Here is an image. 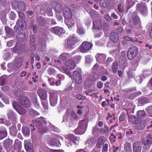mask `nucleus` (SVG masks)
<instances>
[{
  "label": "nucleus",
  "mask_w": 152,
  "mask_h": 152,
  "mask_svg": "<svg viewBox=\"0 0 152 152\" xmlns=\"http://www.w3.org/2000/svg\"><path fill=\"white\" fill-rule=\"evenodd\" d=\"M65 66L67 68H64L63 70L64 72L69 76V77L71 78L72 74L70 71L74 69L76 67V64L72 60H69L67 61L65 63Z\"/></svg>",
  "instance_id": "1"
},
{
  "label": "nucleus",
  "mask_w": 152,
  "mask_h": 152,
  "mask_svg": "<svg viewBox=\"0 0 152 152\" xmlns=\"http://www.w3.org/2000/svg\"><path fill=\"white\" fill-rule=\"evenodd\" d=\"M33 124L35 125L39 129V131L40 132L42 133H44L46 132L48 130V128L45 126V125L46 124L45 120H33Z\"/></svg>",
  "instance_id": "2"
},
{
  "label": "nucleus",
  "mask_w": 152,
  "mask_h": 152,
  "mask_svg": "<svg viewBox=\"0 0 152 152\" xmlns=\"http://www.w3.org/2000/svg\"><path fill=\"white\" fill-rule=\"evenodd\" d=\"M77 38L74 35L71 36L67 39L66 47L68 48H72L74 47L75 44L78 42Z\"/></svg>",
  "instance_id": "3"
},
{
  "label": "nucleus",
  "mask_w": 152,
  "mask_h": 152,
  "mask_svg": "<svg viewBox=\"0 0 152 152\" xmlns=\"http://www.w3.org/2000/svg\"><path fill=\"white\" fill-rule=\"evenodd\" d=\"M93 46L91 42L87 41L83 42L79 47L80 51L83 53H86Z\"/></svg>",
  "instance_id": "4"
},
{
  "label": "nucleus",
  "mask_w": 152,
  "mask_h": 152,
  "mask_svg": "<svg viewBox=\"0 0 152 152\" xmlns=\"http://www.w3.org/2000/svg\"><path fill=\"white\" fill-rule=\"evenodd\" d=\"M50 31L52 32L60 37H62L65 36V31L62 28L54 27L51 28Z\"/></svg>",
  "instance_id": "5"
},
{
  "label": "nucleus",
  "mask_w": 152,
  "mask_h": 152,
  "mask_svg": "<svg viewBox=\"0 0 152 152\" xmlns=\"http://www.w3.org/2000/svg\"><path fill=\"white\" fill-rule=\"evenodd\" d=\"M12 106L15 109L20 115L25 114L26 110L20 105L18 102H14L12 103Z\"/></svg>",
  "instance_id": "6"
},
{
  "label": "nucleus",
  "mask_w": 152,
  "mask_h": 152,
  "mask_svg": "<svg viewBox=\"0 0 152 152\" xmlns=\"http://www.w3.org/2000/svg\"><path fill=\"white\" fill-rule=\"evenodd\" d=\"M137 9L140 11V13L143 15L148 14L147 7L145 3H141L137 4Z\"/></svg>",
  "instance_id": "7"
},
{
  "label": "nucleus",
  "mask_w": 152,
  "mask_h": 152,
  "mask_svg": "<svg viewBox=\"0 0 152 152\" xmlns=\"http://www.w3.org/2000/svg\"><path fill=\"white\" fill-rule=\"evenodd\" d=\"M138 50L136 47H133L130 48L128 52L127 57L130 60L133 59L137 55Z\"/></svg>",
  "instance_id": "8"
},
{
  "label": "nucleus",
  "mask_w": 152,
  "mask_h": 152,
  "mask_svg": "<svg viewBox=\"0 0 152 152\" xmlns=\"http://www.w3.org/2000/svg\"><path fill=\"white\" fill-rule=\"evenodd\" d=\"M73 77L75 81L77 84H79L82 82V77L80 73L77 71H75L73 73Z\"/></svg>",
  "instance_id": "9"
},
{
  "label": "nucleus",
  "mask_w": 152,
  "mask_h": 152,
  "mask_svg": "<svg viewBox=\"0 0 152 152\" xmlns=\"http://www.w3.org/2000/svg\"><path fill=\"white\" fill-rule=\"evenodd\" d=\"M58 95L57 94L51 93L50 94V102L52 106H55L57 103Z\"/></svg>",
  "instance_id": "10"
},
{
  "label": "nucleus",
  "mask_w": 152,
  "mask_h": 152,
  "mask_svg": "<svg viewBox=\"0 0 152 152\" xmlns=\"http://www.w3.org/2000/svg\"><path fill=\"white\" fill-rule=\"evenodd\" d=\"M20 103L26 107H30L31 103L29 99L26 97H23L20 99Z\"/></svg>",
  "instance_id": "11"
},
{
  "label": "nucleus",
  "mask_w": 152,
  "mask_h": 152,
  "mask_svg": "<svg viewBox=\"0 0 152 152\" xmlns=\"http://www.w3.org/2000/svg\"><path fill=\"white\" fill-rule=\"evenodd\" d=\"M51 5L56 11L58 12H60L62 8L61 5L55 1H53L51 2Z\"/></svg>",
  "instance_id": "12"
},
{
  "label": "nucleus",
  "mask_w": 152,
  "mask_h": 152,
  "mask_svg": "<svg viewBox=\"0 0 152 152\" xmlns=\"http://www.w3.org/2000/svg\"><path fill=\"white\" fill-rule=\"evenodd\" d=\"M37 92L41 99L43 100H45L47 97V93L45 91L40 88L37 90Z\"/></svg>",
  "instance_id": "13"
},
{
  "label": "nucleus",
  "mask_w": 152,
  "mask_h": 152,
  "mask_svg": "<svg viewBox=\"0 0 152 152\" xmlns=\"http://www.w3.org/2000/svg\"><path fill=\"white\" fill-rule=\"evenodd\" d=\"M133 151L134 152H140L142 150V145L139 142H135L133 145Z\"/></svg>",
  "instance_id": "14"
},
{
  "label": "nucleus",
  "mask_w": 152,
  "mask_h": 152,
  "mask_svg": "<svg viewBox=\"0 0 152 152\" xmlns=\"http://www.w3.org/2000/svg\"><path fill=\"white\" fill-rule=\"evenodd\" d=\"M49 143L51 145L56 146L58 147L61 146L59 140L56 137H52L49 141Z\"/></svg>",
  "instance_id": "15"
},
{
  "label": "nucleus",
  "mask_w": 152,
  "mask_h": 152,
  "mask_svg": "<svg viewBox=\"0 0 152 152\" xmlns=\"http://www.w3.org/2000/svg\"><path fill=\"white\" fill-rule=\"evenodd\" d=\"M142 143L145 145H149L152 144V135L148 134L145 139H143Z\"/></svg>",
  "instance_id": "16"
},
{
  "label": "nucleus",
  "mask_w": 152,
  "mask_h": 152,
  "mask_svg": "<svg viewBox=\"0 0 152 152\" xmlns=\"http://www.w3.org/2000/svg\"><path fill=\"white\" fill-rule=\"evenodd\" d=\"M83 124H84V127L83 128H82L79 127L78 126L77 128L75 130V134H83L86 131V123L85 122L84 123H81L80 125Z\"/></svg>",
  "instance_id": "17"
},
{
  "label": "nucleus",
  "mask_w": 152,
  "mask_h": 152,
  "mask_svg": "<svg viewBox=\"0 0 152 152\" xmlns=\"http://www.w3.org/2000/svg\"><path fill=\"white\" fill-rule=\"evenodd\" d=\"M93 24L94 28L101 29L102 27V21L101 19L96 20L93 21Z\"/></svg>",
  "instance_id": "18"
},
{
  "label": "nucleus",
  "mask_w": 152,
  "mask_h": 152,
  "mask_svg": "<svg viewBox=\"0 0 152 152\" xmlns=\"http://www.w3.org/2000/svg\"><path fill=\"white\" fill-rule=\"evenodd\" d=\"M65 17L68 19H70L72 17V14L69 9L67 7L64 8L63 10Z\"/></svg>",
  "instance_id": "19"
},
{
  "label": "nucleus",
  "mask_w": 152,
  "mask_h": 152,
  "mask_svg": "<svg viewBox=\"0 0 152 152\" xmlns=\"http://www.w3.org/2000/svg\"><path fill=\"white\" fill-rule=\"evenodd\" d=\"M23 58L18 57L16 58L13 63L18 69L23 64Z\"/></svg>",
  "instance_id": "20"
},
{
  "label": "nucleus",
  "mask_w": 152,
  "mask_h": 152,
  "mask_svg": "<svg viewBox=\"0 0 152 152\" xmlns=\"http://www.w3.org/2000/svg\"><path fill=\"white\" fill-rule=\"evenodd\" d=\"M106 56L104 54L97 53L96 56V60L99 62H102L104 61L106 58Z\"/></svg>",
  "instance_id": "21"
},
{
  "label": "nucleus",
  "mask_w": 152,
  "mask_h": 152,
  "mask_svg": "<svg viewBox=\"0 0 152 152\" xmlns=\"http://www.w3.org/2000/svg\"><path fill=\"white\" fill-rule=\"evenodd\" d=\"M146 122L145 120H139L137 124V129L138 130H141L144 129L146 125Z\"/></svg>",
  "instance_id": "22"
},
{
  "label": "nucleus",
  "mask_w": 152,
  "mask_h": 152,
  "mask_svg": "<svg viewBox=\"0 0 152 152\" xmlns=\"http://www.w3.org/2000/svg\"><path fill=\"white\" fill-rule=\"evenodd\" d=\"M23 48V46L22 44L20 42H17L15 46L13 48V50L15 53L18 52L19 51L22 50Z\"/></svg>",
  "instance_id": "23"
},
{
  "label": "nucleus",
  "mask_w": 152,
  "mask_h": 152,
  "mask_svg": "<svg viewBox=\"0 0 152 152\" xmlns=\"http://www.w3.org/2000/svg\"><path fill=\"white\" fill-rule=\"evenodd\" d=\"M7 135V132L6 129L3 127L0 128V139L2 140Z\"/></svg>",
  "instance_id": "24"
},
{
  "label": "nucleus",
  "mask_w": 152,
  "mask_h": 152,
  "mask_svg": "<svg viewBox=\"0 0 152 152\" xmlns=\"http://www.w3.org/2000/svg\"><path fill=\"white\" fill-rule=\"evenodd\" d=\"M7 114L9 119L13 121H15L16 119V115L12 111L9 110L7 111Z\"/></svg>",
  "instance_id": "25"
},
{
  "label": "nucleus",
  "mask_w": 152,
  "mask_h": 152,
  "mask_svg": "<svg viewBox=\"0 0 152 152\" xmlns=\"http://www.w3.org/2000/svg\"><path fill=\"white\" fill-rule=\"evenodd\" d=\"M20 27L23 29H25L26 27V24L24 20L22 19H19L16 22Z\"/></svg>",
  "instance_id": "26"
},
{
  "label": "nucleus",
  "mask_w": 152,
  "mask_h": 152,
  "mask_svg": "<svg viewBox=\"0 0 152 152\" xmlns=\"http://www.w3.org/2000/svg\"><path fill=\"white\" fill-rule=\"evenodd\" d=\"M104 137L103 136L99 137L97 141L96 146L98 148H100L102 145L104 144Z\"/></svg>",
  "instance_id": "27"
},
{
  "label": "nucleus",
  "mask_w": 152,
  "mask_h": 152,
  "mask_svg": "<svg viewBox=\"0 0 152 152\" xmlns=\"http://www.w3.org/2000/svg\"><path fill=\"white\" fill-rule=\"evenodd\" d=\"M111 40L114 42H117L118 40V37L117 34L114 32H111L110 35Z\"/></svg>",
  "instance_id": "28"
},
{
  "label": "nucleus",
  "mask_w": 152,
  "mask_h": 152,
  "mask_svg": "<svg viewBox=\"0 0 152 152\" xmlns=\"http://www.w3.org/2000/svg\"><path fill=\"white\" fill-rule=\"evenodd\" d=\"M5 29L6 34L8 36L10 37L13 35L14 32L10 27L7 26H5Z\"/></svg>",
  "instance_id": "29"
},
{
  "label": "nucleus",
  "mask_w": 152,
  "mask_h": 152,
  "mask_svg": "<svg viewBox=\"0 0 152 152\" xmlns=\"http://www.w3.org/2000/svg\"><path fill=\"white\" fill-rule=\"evenodd\" d=\"M77 32L79 34H82L84 33V31L82 27V26L80 22H78L77 23Z\"/></svg>",
  "instance_id": "30"
},
{
  "label": "nucleus",
  "mask_w": 152,
  "mask_h": 152,
  "mask_svg": "<svg viewBox=\"0 0 152 152\" xmlns=\"http://www.w3.org/2000/svg\"><path fill=\"white\" fill-rule=\"evenodd\" d=\"M10 130L11 134L13 136H15L16 135L18 131L15 125H12L10 128Z\"/></svg>",
  "instance_id": "31"
},
{
  "label": "nucleus",
  "mask_w": 152,
  "mask_h": 152,
  "mask_svg": "<svg viewBox=\"0 0 152 152\" xmlns=\"http://www.w3.org/2000/svg\"><path fill=\"white\" fill-rule=\"evenodd\" d=\"M69 137V140L72 141L76 145H77L78 144L79 140V138L76 137L72 134H70Z\"/></svg>",
  "instance_id": "32"
},
{
  "label": "nucleus",
  "mask_w": 152,
  "mask_h": 152,
  "mask_svg": "<svg viewBox=\"0 0 152 152\" xmlns=\"http://www.w3.org/2000/svg\"><path fill=\"white\" fill-rule=\"evenodd\" d=\"M37 22L39 24L42 26H44L46 24V21L44 18L39 16L38 18Z\"/></svg>",
  "instance_id": "33"
},
{
  "label": "nucleus",
  "mask_w": 152,
  "mask_h": 152,
  "mask_svg": "<svg viewBox=\"0 0 152 152\" xmlns=\"http://www.w3.org/2000/svg\"><path fill=\"white\" fill-rule=\"evenodd\" d=\"M26 37V33H21L18 34L17 35V38L21 42L24 40Z\"/></svg>",
  "instance_id": "34"
},
{
  "label": "nucleus",
  "mask_w": 152,
  "mask_h": 152,
  "mask_svg": "<svg viewBox=\"0 0 152 152\" xmlns=\"http://www.w3.org/2000/svg\"><path fill=\"white\" fill-rule=\"evenodd\" d=\"M17 69V68L14 65V63L8 64L7 70L9 72H11L14 71H15Z\"/></svg>",
  "instance_id": "35"
},
{
  "label": "nucleus",
  "mask_w": 152,
  "mask_h": 152,
  "mask_svg": "<svg viewBox=\"0 0 152 152\" xmlns=\"http://www.w3.org/2000/svg\"><path fill=\"white\" fill-rule=\"evenodd\" d=\"M25 147L26 150L33 149L32 145L30 141L25 140L24 142Z\"/></svg>",
  "instance_id": "36"
},
{
  "label": "nucleus",
  "mask_w": 152,
  "mask_h": 152,
  "mask_svg": "<svg viewBox=\"0 0 152 152\" xmlns=\"http://www.w3.org/2000/svg\"><path fill=\"white\" fill-rule=\"evenodd\" d=\"M132 18L134 24H137L139 22V19L136 12H135L133 13L132 15Z\"/></svg>",
  "instance_id": "37"
},
{
  "label": "nucleus",
  "mask_w": 152,
  "mask_h": 152,
  "mask_svg": "<svg viewBox=\"0 0 152 152\" xmlns=\"http://www.w3.org/2000/svg\"><path fill=\"white\" fill-rule=\"evenodd\" d=\"M12 143V140L9 139L5 140L3 142L4 146L6 148L9 147Z\"/></svg>",
  "instance_id": "38"
},
{
  "label": "nucleus",
  "mask_w": 152,
  "mask_h": 152,
  "mask_svg": "<svg viewBox=\"0 0 152 152\" xmlns=\"http://www.w3.org/2000/svg\"><path fill=\"white\" fill-rule=\"evenodd\" d=\"M129 121L133 124H137L138 121L137 117L134 115H131L129 117Z\"/></svg>",
  "instance_id": "39"
},
{
  "label": "nucleus",
  "mask_w": 152,
  "mask_h": 152,
  "mask_svg": "<svg viewBox=\"0 0 152 152\" xmlns=\"http://www.w3.org/2000/svg\"><path fill=\"white\" fill-rule=\"evenodd\" d=\"M22 132L25 136H28L30 134V130L29 128L26 126H23L22 128Z\"/></svg>",
  "instance_id": "40"
},
{
  "label": "nucleus",
  "mask_w": 152,
  "mask_h": 152,
  "mask_svg": "<svg viewBox=\"0 0 152 152\" xmlns=\"http://www.w3.org/2000/svg\"><path fill=\"white\" fill-rule=\"evenodd\" d=\"M17 8L22 11L25 10L26 7L24 2L22 1H19L18 7Z\"/></svg>",
  "instance_id": "41"
},
{
  "label": "nucleus",
  "mask_w": 152,
  "mask_h": 152,
  "mask_svg": "<svg viewBox=\"0 0 152 152\" xmlns=\"http://www.w3.org/2000/svg\"><path fill=\"white\" fill-rule=\"evenodd\" d=\"M109 0H101L100 2V5L104 7H107L109 4Z\"/></svg>",
  "instance_id": "42"
},
{
  "label": "nucleus",
  "mask_w": 152,
  "mask_h": 152,
  "mask_svg": "<svg viewBox=\"0 0 152 152\" xmlns=\"http://www.w3.org/2000/svg\"><path fill=\"white\" fill-rule=\"evenodd\" d=\"M139 102L141 104H144L148 102V99L145 97H141L138 99Z\"/></svg>",
  "instance_id": "43"
},
{
  "label": "nucleus",
  "mask_w": 152,
  "mask_h": 152,
  "mask_svg": "<svg viewBox=\"0 0 152 152\" xmlns=\"http://www.w3.org/2000/svg\"><path fill=\"white\" fill-rule=\"evenodd\" d=\"M101 132L104 134L105 135H107L109 132V128L107 126H104V129L101 128L100 129Z\"/></svg>",
  "instance_id": "44"
},
{
  "label": "nucleus",
  "mask_w": 152,
  "mask_h": 152,
  "mask_svg": "<svg viewBox=\"0 0 152 152\" xmlns=\"http://www.w3.org/2000/svg\"><path fill=\"white\" fill-rule=\"evenodd\" d=\"M66 21V24L69 28H71L75 24V21L72 19H69Z\"/></svg>",
  "instance_id": "45"
},
{
  "label": "nucleus",
  "mask_w": 152,
  "mask_h": 152,
  "mask_svg": "<svg viewBox=\"0 0 152 152\" xmlns=\"http://www.w3.org/2000/svg\"><path fill=\"white\" fill-rule=\"evenodd\" d=\"M68 53H63L59 56V58L62 61H64L68 57Z\"/></svg>",
  "instance_id": "46"
},
{
  "label": "nucleus",
  "mask_w": 152,
  "mask_h": 152,
  "mask_svg": "<svg viewBox=\"0 0 152 152\" xmlns=\"http://www.w3.org/2000/svg\"><path fill=\"white\" fill-rule=\"evenodd\" d=\"M95 143V141L93 139H90L87 140L86 142V145L90 147L92 146Z\"/></svg>",
  "instance_id": "47"
},
{
  "label": "nucleus",
  "mask_w": 152,
  "mask_h": 152,
  "mask_svg": "<svg viewBox=\"0 0 152 152\" xmlns=\"http://www.w3.org/2000/svg\"><path fill=\"white\" fill-rule=\"evenodd\" d=\"M85 84L86 86H91L92 84V80L90 77H88L85 80Z\"/></svg>",
  "instance_id": "48"
},
{
  "label": "nucleus",
  "mask_w": 152,
  "mask_h": 152,
  "mask_svg": "<svg viewBox=\"0 0 152 152\" xmlns=\"http://www.w3.org/2000/svg\"><path fill=\"white\" fill-rule=\"evenodd\" d=\"M32 102L36 107L39 108L40 107V105L38 102L37 96H34L32 100Z\"/></svg>",
  "instance_id": "49"
},
{
  "label": "nucleus",
  "mask_w": 152,
  "mask_h": 152,
  "mask_svg": "<svg viewBox=\"0 0 152 152\" xmlns=\"http://www.w3.org/2000/svg\"><path fill=\"white\" fill-rule=\"evenodd\" d=\"M118 63L117 62H113L112 64V70L113 72L116 73L118 69Z\"/></svg>",
  "instance_id": "50"
},
{
  "label": "nucleus",
  "mask_w": 152,
  "mask_h": 152,
  "mask_svg": "<svg viewBox=\"0 0 152 152\" xmlns=\"http://www.w3.org/2000/svg\"><path fill=\"white\" fill-rule=\"evenodd\" d=\"M137 115L139 118H142L146 116V114L144 111L139 110L137 112Z\"/></svg>",
  "instance_id": "51"
},
{
  "label": "nucleus",
  "mask_w": 152,
  "mask_h": 152,
  "mask_svg": "<svg viewBox=\"0 0 152 152\" xmlns=\"http://www.w3.org/2000/svg\"><path fill=\"white\" fill-rule=\"evenodd\" d=\"M126 4L128 5L127 9H128L134 5V0H127Z\"/></svg>",
  "instance_id": "52"
},
{
  "label": "nucleus",
  "mask_w": 152,
  "mask_h": 152,
  "mask_svg": "<svg viewBox=\"0 0 152 152\" xmlns=\"http://www.w3.org/2000/svg\"><path fill=\"white\" fill-rule=\"evenodd\" d=\"M124 43L125 44L129 42H134V41L133 39L131 38H130L128 37H124Z\"/></svg>",
  "instance_id": "53"
},
{
  "label": "nucleus",
  "mask_w": 152,
  "mask_h": 152,
  "mask_svg": "<svg viewBox=\"0 0 152 152\" xmlns=\"http://www.w3.org/2000/svg\"><path fill=\"white\" fill-rule=\"evenodd\" d=\"M41 102L43 108L45 111H46L48 110V103L47 101L45 100L42 101Z\"/></svg>",
  "instance_id": "54"
},
{
  "label": "nucleus",
  "mask_w": 152,
  "mask_h": 152,
  "mask_svg": "<svg viewBox=\"0 0 152 152\" xmlns=\"http://www.w3.org/2000/svg\"><path fill=\"white\" fill-rule=\"evenodd\" d=\"M41 102L43 108L45 111H46L48 110V103L47 101L45 100L42 101Z\"/></svg>",
  "instance_id": "55"
},
{
  "label": "nucleus",
  "mask_w": 152,
  "mask_h": 152,
  "mask_svg": "<svg viewBox=\"0 0 152 152\" xmlns=\"http://www.w3.org/2000/svg\"><path fill=\"white\" fill-rule=\"evenodd\" d=\"M146 76V75L145 74H142L141 75V77H137L136 78V80L137 82L138 83H140L142 81L141 80V78L142 77H145Z\"/></svg>",
  "instance_id": "56"
},
{
  "label": "nucleus",
  "mask_w": 152,
  "mask_h": 152,
  "mask_svg": "<svg viewBox=\"0 0 152 152\" xmlns=\"http://www.w3.org/2000/svg\"><path fill=\"white\" fill-rule=\"evenodd\" d=\"M124 149L126 151H129L131 149V144L128 142L125 143L124 145Z\"/></svg>",
  "instance_id": "57"
},
{
  "label": "nucleus",
  "mask_w": 152,
  "mask_h": 152,
  "mask_svg": "<svg viewBox=\"0 0 152 152\" xmlns=\"http://www.w3.org/2000/svg\"><path fill=\"white\" fill-rule=\"evenodd\" d=\"M146 110H147L148 114V116L149 117H152V107H147L145 109Z\"/></svg>",
  "instance_id": "58"
},
{
  "label": "nucleus",
  "mask_w": 152,
  "mask_h": 152,
  "mask_svg": "<svg viewBox=\"0 0 152 152\" xmlns=\"http://www.w3.org/2000/svg\"><path fill=\"white\" fill-rule=\"evenodd\" d=\"M85 122L86 123V129L87 127V121L86 120H82L79 123V127L82 128H83V127H84V124H82L81 125H80V124L81 123H84Z\"/></svg>",
  "instance_id": "59"
},
{
  "label": "nucleus",
  "mask_w": 152,
  "mask_h": 152,
  "mask_svg": "<svg viewBox=\"0 0 152 152\" xmlns=\"http://www.w3.org/2000/svg\"><path fill=\"white\" fill-rule=\"evenodd\" d=\"M99 129L97 126H94L93 128L92 132L93 134H96L98 133Z\"/></svg>",
  "instance_id": "60"
},
{
  "label": "nucleus",
  "mask_w": 152,
  "mask_h": 152,
  "mask_svg": "<svg viewBox=\"0 0 152 152\" xmlns=\"http://www.w3.org/2000/svg\"><path fill=\"white\" fill-rule=\"evenodd\" d=\"M5 77V76H3L0 78V85H1L2 86L4 85L6 80Z\"/></svg>",
  "instance_id": "61"
},
{
  "label": "nucleus",
  "mask_w": 152,
  "mask_h": 152,
  "mask_svg": "<svg viewBox=\"0 0 152 152\" xmlns=\"http://www.w3.org/2000/svg\"><path fill=\"white\" fill-rule=\"evenodd\" d=\"M19 3V1H12V7L15 8H17Z\"/></svg>",
  "instance_id": "62"
},
{
  "label": "nucleus",
  "mask_w": 152,
  "mask_h": 152,
  "mask_svg": "<svg viewBox=\"0 0 152 152\" xmlns=\"http://www.w3.org/2000/svg\"><path fill=\"white\" fill-rule=\"evenodd\" d=\"M123 5L122 4H119L118 5V10L120 12H122L124 11Z\"/></svg>",
  "instance_id": "63"
},
{
  "label": "nucleus",
  "mask_w": 152,
  "mask_h": 152,
  "mask_svg": "<svg viewBox=\"0 0 152 152\" xmlns=\"http://www.w3.org/2000/svg\"><path fill=\"white\" fill-rule=\"evenodd\" d=\"M9 17L11 19L13 20L16 17V15L14 12L11 11L9 14Z\"/></svg>",
  "instance_id": "64"
}]
</instances>
